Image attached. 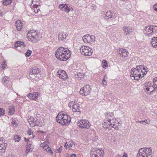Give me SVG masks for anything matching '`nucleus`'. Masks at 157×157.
I'll use <instances>...</instances> for the list:
<instances>
[{
    "label": "nucleus",
    "mask_w": 157,
    "mask_h": 157,
    "mask_svg": "<svg viewBox=\"0 0 157 157\" xmlns=\"http://www.w3.org/2000/svg\"><path fill=\"white\" fill-rule=\"evenodd\" d=\"M148 71V69L146 67L138 66L136 68H132L131 70V77H133L135 80H138L143 77Z\"/></svg>",
    "instance_id": "nucleus-1"
},
{
    "label": "nucleus",
    "mask_w": 157,
    "mask_h": 157,
    "mask_svg": "<svg viewBox=\"0 0 157 157\" xmlns=\"http://www.w3.org/2000/svg\"><path fill=\"white\" fill-rule=\"evenodd\" d=\"M56 56L59 60L65 61L70 57L71 53L69 50L67 48L60 47L56 51Z\"/></svg>",
    "instance_id": "nucleus-2"
},
{
    "label": "nucleus",
    "mask_w": 157,
    "mask_h": 157,
    "mask_svg": "<svg viewBox=\"0 0 157 157\" xmlns=\"http://www.w3.org/2000/svg\"><path fill=\"white\" fill-rule=\"evenodd\" d=\"M61 114L59 113L56 117L57 122L62 125L68 124L71 121V117L67 115H61Z\"/></svg>",
    "instance_id": "nucleus-3"
},
{
    "label": "nucleus",
    "mask_w": 157,
    "mask_h": 157,
    "mask_svg": "<svg viewBox=\"0 0 157 157\" xmlns=\"http://www.w3.org/2000/svg\"><path fill=\"white\" fill-rule=\"evenodd\" d=\"M151 147L141 148L139 149L137 154V157H152Z\"/></svg>",
    "instance_id": "nucleus-4"
},
{
    "label": "nucleus",
    "mask_w": 157,
    "mask_h": 157,
    "mask_svg": "<svg viewBox=\"0 0 157 157\" xmlns=\"http://www.w3.org/2000/svg\"><path fill=\"white\" fill-rule=\"evenodd\" d=\"M27 35L29 41L33 43H36L38 40L39 34L38 32L31 31L28 33Z\"/></svg>",
    "instance_id": "nucleus-5"
},
{
    "label": "nucleus",
    "mask_w": 157,
    "mask_h": 157,
    "mask_svg": "<svg viewBox=\"0 0 157 157\" xmlns=\"http://www.w3.org/2000/svg\"><path fill=\"white\" fill-rule=\"evenodd\" d=\"M81 53L86 56H91L92 53V50L91 48L87 46H82L80 49Z\"/></svg>",
    "instance_id": "nucleus-6"
},
{
    "label": "nucleus",
    "mask_w": 157,
    "mask_h": 157,
    "mask_svg": "<svg viewBox=\"0 0 157 157\" xmlns=\"http://www.w3.org/2000/svg\"><path fill=\"white\" fill-rule=\"evenodd\" d=\"M69 106L71 108L73 112H76L78 115L80 114L79 106L78 103L71 101L69 103Z\"/></svg>",
    "instance_id": "nucleus-7"
},
{
    "label": "nucleus",
    "mask_w": 157,
    "mask_h": 157,
    "mask_svg": "<svg viewBox=\"0 0 157 157\" xmlns=\"http://www.w3.org/2000/svg\"><path fill=\"white\" fill-rule=\"evenodd\" d=\"M78 124L82 128H89L90 125V122L86 120H82L78 122Z\"/></svg>",
    "instance_id": "nucleus-8"
},
{
    "label": "nucleus",
    "mask_w": 157,
    "mask_h": 157,
    "mask_svg": "<svg viewBox=\"0 0 157 157\" xmlns=\"http://www.w3.org/2000/svg\"><path fill=\"white\" fill-rule=\"evenodd\" d=\"M104 153V151L101 149H97L91 152V157H103Z\"/></svg>",
    "instance_id": "nucleus-9"
},
{
    "label": "nucleus",
    "mask_w": 157,
    "mask_h": 157,
    "mask_svg": "<svg viewBox=\"0 0 157 157\" xmlns=\"http://www.w3.org/2000/svg\"><path fill=\"white\" fill-rule=\"evenodd\" d=\"M91 89L90 88V86L86 85L83 87L79 91L80 94H82L84 95H87L90 93Z\"/></svg>",
    "instance_id": "nucleus-10"
},
{
    "label": "nucleus",
    "mask_w": 157,
    "mask_h": 157,
    "mask_svg": "<svg viewBox=\"0 0 157 157\" xmlns=\"http://www.w3.org/2000/svg\"><path fill=\"white\" fill-rule=\"evenodd\" d=\"M40 95V94L39 93L35 92L32 93H29L27 95V96L30 99L36 101L38 100V98Z\"/></svg>",
    "instance_id": "nucleus-11"
},
{
    "label": "nucleus",
    "mask_w": 157,
    "mask_h": 157,
    "mask_svg": "<svg viewBox=\"0 0 157 157\" xmlns=\"http://www.w3.org/2000/svg\"><path fill=\"white\" fill-rule=\"evenodd\" d=\"M57 76L61 79H64L67 78V74L64 70H59L57 72Z\"/></svg>",
    "instance_id": "nucleus-12"
},
{
    "label": "nucleus",
    "mask_w": 157,
    "mask_h": 157,
    "mask_svg": "<svg viewBox=\"0 0 157 157\" xmlns=\"http://www.w3.org/2000/svg\"><path fill=\"white\" fill-rule=\"evenodd\" d=\"M144 33L146 36L149 37L154 34L153 31L152 30L151 26H148L145 28L144 30Z\"/></svg>",
    "instance_id": "nucleus-13"
},
{
    "label": "nucleus",
    "mask_w": 157,
    "mask_h": 157,
    "mask_svg": "<svg viewBox=\"0 0 157 157\" xmlns=\"http://www.w3.org/2000/svg\"><path fill=\"white\" fill-rule=\"evenodd\" d=\"M40 145L41 147H43V148L47 152L51 154H53V152L51 150V148L46 143H41Z\"/></svg>",
    "instance_id": "nucleus-14"
},
{
    "label": "nucleus",
    "mask_w": 157,
    "mask_h": 157,
    "mask_svg": "<svg viewBox=\"0 0 157 157\" xmlns=\"http://www.w3.org/2000/svg\"><path fill=\"white\" fill-rule=\"evenodd\" d=\"M59 7L63 11L68 13L70 10L73 11V9L72 8H70L67 6V5L65 4H60L59 5Z\"/></svg>",
    "instance_id": "nucleus-15"
},
{
    "label": "nucleus",
    "mask_w": 157,
    "mask_h": 157,
    "mask_svg": "<svg viewBox=\"0 0 157 157\" xmlns=\"http://www.w3.org/2000/svg\"><path fill=\"white\" fill-rule=\"evenodd\" d=\"M111 119L105 120L103 123V127L104 128H108L109 129H112L111 125Z\"/></svg>",
    "instance_id": "nucleus-16"
},
{
    "label": "nucleus",
    "mask_w": 157,
    "mask_h": 157,
    "mask_svg": "<svg viewBox=\"0 0 157 157\" xmlns=\"http://www.w3.org/2000/svg\"><path fill=\"white\" fill-rule=\"evenodd\" d=\"M111 125L112 128L115 129H118V128L117 127L118 125V122L115 119L113 118L111 119Z\"/></svg>",
    "instance_id": "nucleus-17"
},
{
    "label": "nucleus",
    "mask_w": 157,
    "mask_h": 157,
    "mask_svg": "<svg viewBox=\"0 0 157 157\" xmlns=\"http://www.w3.org/2000/svg\"><path fill=\"white\" fill-rule=\"evenodd\" d=\"M123 30L124 34L126 35L130 33L133 31L132 28L130 26H124L123 27Z\"/></svg>",
    "instance_id": "nucleus-18"
},
{
    "label": "nucleus",
    "mask_w": 157,
    "mask_h": 157,
    "mask_svg": "<svg viewBox=\"0 0 157 157\" xmlns=\"http://www.w3.org/2000/svg\"><path fill=\"white\" fill-rule=\"evenodd\" d=\"M119 54L122 57H126L128 55V51L127 50L123 49V48H120L118 51Z\"/></svg>",
    "instance_id": "nucleus-19"
},
{
    "label": "nucleus",
    "mask_w": 157,
    "mask_h": 157,
    "mask_svg": "<svg viewBox=\"0 0 157 157\" xmlns=\"http://www.w3.org/2000/svg\"><path fill=\"white\" fill-rule=\"evenodd\" d=\"M67 36V34L63 32H59L58 35V40L59 41H63L65 39Z\"/></svg>",
    "instance_id": "nucleus-20"
},
{
    "label": "nucleus",
    "mask_w": 157,
    "mask_h": 157,
    "mask_svg": "<svg viewBox=\"0 0 157 157\" xmlns=\"http://www.w3.org/2000/svg\"><path fill=\"white\" fill-rule=\"evenodd\" d=\"M32 71L30 73V75H36L38 74L40 71V69L36 67H33L32 70Z\"/></svg>",
    "instance_id": "nucleus-21"
},
{
    "label": "nucleus",
    "mask_w": 157,
    "mask_h": 157,
    "mask_svg": "<svg viewBox=\"0 0 157 157\" xmlns=\"http://www.w3.org/2000/svg\"><path fill=\"white\" fill-rule=\"evenodd\" d=\"M14 47L16 48L18 47H20L21 48H24L25 47V45L23 42L18 41H17L15 43Z\"/></svg>",
    "instance_id": "nucleus-22"
},
{
    "label": "nucleus",
    "mask_w": 157,
    "mask_h": 157,
    "mask_svg": "<svg viewBox=\"0 0 157 157\" xmlns=\"http://www.w3.org/2000/svg\"><path fill=\"white\" fill-rule=\"evenodd\" d=\"M16 27L18 31H20L22 28V24L20 20H17L16 22Z\"/></svg>",
    "instance_id": "nucleus-23"
},
{
    "label": "nucleus",
    "mask_w": 157,
    "mask_h": 157,
    "mask_svg": "<svg viewBox=\"0 0 157 157\" xmlns=\"http://www.w3.org/2000/svg\"><path fill=\"white\" fill-rule=\"evenodd\" d=\"M151 44L153 48H156L157 47V37H153L151 40Z\"/></svg>",
    "instance_id": "nucleus-24"
},
{
    "label": "nucleus",
    "mask_w": 157,
    "mask_h": 157,
    "mask_svg": "<svg viewBox=\"0 0 157 157\" xmlns=\"http://www.w3.org/2000/svg\"><path fill=\"white\" fill-rule=\"evenodd\" d=\"M106 17H108V19L111 18H114L115 17V13L112 11H110L107 12L105 14Z\"/></svg>",
    "instance_id": "nucleus-25"
},
{
    "label": "nucleus",
    "mask_w": 157,
    "mask_h": 157,
    "mask_svg": "<svg viewBox=\"0 0 157 157\" xmlns=\"http://www.w3.org/2000/svg\"><path fill=\"white\" fill-rule=\"evenodd\" d=\"M28 122L32 127H33L35 125L36 120L33 117H31L28 120Z\"/></svg>",
    "instance_id": "nucleus-26"
},
{
    "label": "nucleus",
    "mask_w": 157,
    "mask_h": 157,
    "mask_svg": "<svg viewBox=\"0 0 157 157\" xmlns=\"http://www.w3.org/2000/svg\"><path fill=\"white\" fill-rule=\"evenodd\" d=\"M153 88V85H152L151 86L149 87L144 88L145 91L149 94L153 92L154 90Z\"/></svg>",
    "instance_id": "nucleus-27"
},
{
    "label": "nucleus",
    "mask_w": 157,
    "mask_h": 157,
    "mask_svg": "<svg viewBox=\"0 0 157 157\" xmlns=\"http://www.w3.org/2000/svg\"><path fill=\"white\" fill-rule=\"evenodd\" d=\"M33 149V147L31 144L28 145L26 147L25 152L26 154L32 151Z\"/></svg>",
    "instance_id": "nucleus-28"
},
{
    "label": "nucleus",
    "mask_w": 157,
    "mask_h": 157,
    "mask_svg": "<svg viewBox=\"0 0 157 157\" xmlns=\"http://www.w3.org/2000/svg\"><path fill=\"white\" fill-rule=\"evenodd\" d=\"M9 115H12L15 112V106L14 105H12L9 109Z\"/></svg>",
    "instance_id": "nucleus-29"
},
{
    "label": "nucleus",
    "mask_w": 157,
    "mask_h": 157,
    "mask_svg": "<svg viewBox=\"0 0 157 157\" xmlns=\"http://www.w3.org/2000/svg\"><path fill=\"white\" fill-rule=\"evenodd\" d=\"M3 139V138H1L0 140V150L5 149L6 148L7 144L6 143H2V140Z\"/></svg>",
    "instance_id": "nucleus-30"
},
{
    "label": "nucleus",
    "mask_w": 157,
    "mask_h": 157,
    "mask_svg": "<svg viewBox=\"0 0 157 157\" xmlns=\"http://www.w3.org/2000/svg\"><path fill=\"white\" fill-rule=\"evenodd\" d=\"M86 37L87 40V43H90L91 42L94 40V36L93 35L91 36L89 35H86Z\"/></svg>",
    "instance_id": "nucleus-31"
},
{
    "label": "nucleus",
    "mask_w": 157,
    "mask_h": 157,
    "mask_svg": "<svg viewBox=\"0 0 157 157\" xmlns=\"http://www.w3.org/2000/svg\"><path fill=\"white\" fill-rule=\"evenodd\" d=\"M105 117L107 120L112 119V118L113 115V114L112 112H107L105 114Z\"/></svg>",
    "instance_id": "nucleus-32"
},
{
    "label": "nucleus",
    "mask_w": 157,
    "mask_h": 157,
    "mask_svg": "<svg viewBox=\"0 0 157 157\" xmlns=\"http://www.w3.org/2000/svg\"><path fill=\"white\" fill-rule=\"evenodd\" d=\"M33 7L34 8V11L35 13H37L40 12L39 6L38 5H34Z\"/></svg>",
    "instance_id": "nucleus-33"
},
{
    "label": "nucleus",
    "mask_w": 157,
    "mask_h": 157,
    "mask_svg": "<svg viewBox=\"0 0 157 157\" xmlns=\"http://www.w3.org/2000/svg\"><path fill=\"white\" fill-rule=\"evenodd\" d=\"M12 120L11 123L13 125L14 127L17 126L18 122L17 119L12 118Z\"/></svg>",
    "instance_id": "nucleus-34"
},
{
    "label": "nucleus",
    "mask_w": 157,
    "mask_h": 157,
    "mask_svg": "<svg viewBox=\"0 0 157 157\" xmlns=\"http://www.w3.org/2000/svg\"><path fill=\"white\" fill-rule=\"evenodd\" d=\"M153 88L157 90V77H155L153 79Z\"/></svg>",
    "instance_id": "nucleus-35"
},
{
    "label": "nucleus",
    "mask_w": 157,
    "mask_h": 157,
    "mask_svg": "<svg viewBox=\"0 0 157 157\" xmlns=\"http://www.w3.org/2000/svg\"><path fill=\"white\" fill-rule=\"evenodd\" d=\"M2 80L6 84L8 83L10 81V78L7 77H3Z\"/></svg>",
    "instance_id": "nucleus-36"
},
{
    "label": "nucleus",
    "mask_w": 157,
    "mask_h": 157,
    "mask_svg": "<svg viewBox=\"0 0 157 157\" xmlns=\"http://www.w3.org/2000/svg\"><path fill=\"white\" fill-rule=\"evenodd\" d=\"M102 66L104 68H106L108 67V64L107 61L105 60H103L102 62Z\"/></svg>",
    "instance_id": "nucleus-37"
},
{
    "label": "nucleus",
    "mask_w": 157,
    "mask_h": 157,
    "mask_svg": "<svg viewBox=\"0 0 157 157\" xmlns=\"http://www.w3.org/2000/svg\"><path fill=\"white\" fill-rule=\"evenodd\" d=\"M112 140L109 141V143L112 144L113 145L116 142L117 138L115 137H114L112 138Z\"/></svg>",
    "instance_id": "nucleus-38"
},
{
    "label": "nucleus",
    "mask_w": 157,
    "mask_h": 157,
    "mask_svg": "<svg viewBox=\"0 0 157 157\" xmlns=\"http://www.w3.org/2000/svg\"><path fill=\"white\" fill-rule=\"evenodd\" d=\"M152 85L151 83V82H146L144 84V88L149 87L151 86Z\"/></svg>",
    "instance_id": "nucleus-39"
},
{
    "label": "nucleus",
    "mask_w": 157,
    "mask_h": 157,
    "mask_svg": "<svg viewBox=\"0 0 157 157\" xmlns=\"http://www.w3.org/2000/svg\"><path fill=\"white\" fill-rule=\"evenodd\" d=\"M11 0H4L3 4L4 5H7L10 4L11 2Z\"/></svg>",
    "instance_id": "nucleus-40"
},
{
    "label": "nucleus",
    "mask_w": 157,
    "mask_h": 157,
    "mask_svg": "<svg viewBox=\"0 0 157 157\" xmlns=\"http://www.w3.org/2000/svg\"><path fill=\"white\" fill-rule=\"evenodd\" d=\"M72 144L70 142H66L64 147L66 148H69L72 147Z\"/></svg>",
    "instance_id": "nucleus-41"
},
{
    "label": "nucleus",
    "mask_w": 157,
    "mask_h": 157,
    "mask_svg": "<svg viewBox=\"0 0 157 157\" xmlns=\"http://www.w3.org/2000/svg\"><path fill=\"white\" fill-rule=\"evenodd\" d=\"M151 26L152 29V30L153 31V33H156L157 31V26L152 25H151Z\"/></svg>",
    "instance_id": "nucleus-42"
},
{
    "label": "nucleus",
    "mask_w": 157,
    "mask_h": 157,
    "mask_svg": "<svg viewBox=\"0 0 157 157\" xmlns=\"http://www.w3.org/2000/svg\"><path fill=\"white\" fill-rule=\"evenodd\" d=\"M21 139V137L18 135H16L14 136V140L15 141L18 142Z\"/></svg>",
    "instance_id": "nucleus-43"
},
{
    "label": "nucleus",
    "mask_w": 157,
    "mask_h": 157,
    "mask_svg": "<svg viewBox=\"0 0 157 157\" xmlns=\"http://www.w3.org/2000/svg\"><path fill=\"white\" fill-rule=\"evenodd\" d=\"M83 76L82 75L80 72H79L78 74H75V76L76 78H82Z\"/></svg>",
    "instance_id": "nucleus-44"
},
{
    "label": "nucleus",
    "mask_w": 157,
    "mask_h": 157,
    "mask_svg": "<svg viewBox=\"0 0 157 157\" xmlns=\"http://www.w3.org/2000/svg\"><path fill=\"white\" fill-rule=\"evenodd\" d=\"M32 53V51L29 50H28L27 52L25 53V56L26 57H28L30 56Z\"/></svg>",
    "instance_id": "nucleus-45"
},
{
    "label": "nucleus",
    "mask_w": 157,
    "mask_h": 157,
    "mask_svg": "<svg viewBox=\"0 0 157 157\" xmlns=\"http://www.w3.org/2000/svg\"><path fill=\"white\" fill-rule=\"evenodd\" d=\"M29 137L28 138H26V137L24 138L25 141H29L28 140L30 138H33L34 137V135L33 134V133L31 134L30 135H29Z\"/></svg>",
    "instance_id": "nucleus-46"
},
{
    "label": "nucleus",
    "mask_w": 157,
    "mask_h": 157,
    "mask_svg": "<svg viewBox=\"0 0 157 157\" xmlns=\"http://www.w3.org/2000/svg\"><path fill=\"white\" fill-rule=\"evenodd\" d=\"M141 122H144V123H145V124H149L150 123V120H149L148 121L147 120H145L139 121V122L140 123H141Z\"/></svg>",
    "instance_id": "nucleus-47"
},
{
    "label": "nucleus",
    "mask_w": 157,
    "mask_h": 157,
    "mask_svg": "<svg viewBox=\"0 0 157 157\" xmlns=\"http://www.w3.org/2000/svg\"><path fill=\"white\" fill-rule=\"evenodd\" d=\"M4 64L2 65V67H0V70H2L6 67V64L5 63V62L4 61Z\"/></svg>",
    "instance_id": "nucleus-48"
},
{
    "label": "nucleus",
    "mask_w": 157,
    "mask_h": 157,
    "mask_svg": "<svg viewBox=\"0 0 157 157\" xmlns=\"http://www.w3.org/2000/svg\"><path fill=\"white\" fill-rule=\"evenodd\" d=\"M5 113V111L1 108H0V116L4 115Z\"/></svg>",
    "instance_id": "nucleus-49"
},
{
    "label": "nucleus",
    "mask_w": 157,
    "mask_h": 157,
    "mask_svg": "<svg viewBox=\"0 0 157 157\" xmlns=\"http://www.w3.org/2000/svg\"><path fill=\"white\" fill-rule=\"evenodd\" d=\"M33 133V132L30 129H29L27 131V134L29 135H30L32 133Z\"/></svg>",
    "instance_id": "nucleus-50"
},
{
    "label": "nucleus",
    "mask_w": 157,
    "mask_h": 157,
    "mask_svg": "<svg viewBox=\"0 0 157 157\" xmlns=\"http://www.w3.org/2000/svg\"><path fill=\"white\" fill-rule=\"evenodd\" d=\"M153 8L154 10L157 12V3L153 6Z\"/></svg>",
    "instance_id": "nucleus-51"
},
{
    "label": "nucleus",
    "mask_w": 157,
    "mask_h": 157,
    "mask_svg": "<svg viewBox=\"0 0 157 157\" xmlns=\"http://www.w3.org/2000/svg\"><path fill=\"white\" fill-rule=\"evenodd\" d=\"M82 39L83 40V41L85 43H87V40L86 39V35H85L82 37Z\"/></svg>",
    "instance_id": "nucleus-52"
},
{
    "label": "nucleus",
    "mask_w": 157,
    "mask_h": 157,
    "mask_svg": "<svg viewBox=\"0 0 157 157\" xmlns=\"http://www.w3.org/2000/svg\"><path fill=\"white\" fill-rule=\"evenodd\" d=\"M102 83L103 84V86H106L107 85L106 82H105V78H104L102 80Z\"/></svg>",
    "instance_id": "nucleus-53"
},
{
    "label": "nucleus",
    "mask_w": 157,
    "mask_h": 157,
    "mask_svg": "<svg viewBox=\"0 0 157 157\" xmlns=\"http://www.w3.org/2000/svg\"><path fill=\"white\" fill-rule=\"evenodd\" d=\"M63 148V147L62 146H61L59 148H58L56 152H60L61 150H62V148Z\"/></svg>",
    "instance_id": "nucleus-54"
},
{
    "label": "nucleus",
    "mask_w": 157,
    "mask_h": 157,
    "mask_svg": "<svg viewBox=\"0 0 157 157\" xmlns=\"http://www.w3.org/2000/svg\"><path fill=\"white\" fill-rule=\"evenodd\" d=\"M38 0H32L33 4L34 5H36V2H37Z\"/></svg>",
    "instance_id": "nucleus-55"
},
{
    "label": "nucleus",
    "mask_w": 157,
    "mask_h": 157,
    "mask_svg": "<svg viewBox=\"0 0 157 157\" xmlns=\"http://www.w3.org/2000/svg\"><path fill=\"white\" fill-rule=\"evenodd\" d=\"M59 113H61V115L62 114H63V115H67L66 114H65V113L63 111Z\"/></svg>",
    "instance_id": "nucleus-56"
},
{
    "label": "nucleus",
    "mask_w": 157,
    "mask_h": 157,
    "mask_svg": "<svg viewBox=\"0 0 157 157\" xmlns=\"http://www.w3.org/2000/svg\"><path fill=\"white\" fill-rule=\"evenodd\" d=\"M71 157H76V155L75 154H72Z\"/></svg>",
    "instance_id": "nucleus-57"
},
{
    "label": "nucleus",
    "mask_w": 157,
    "mask_h": 157,
    "mask_svg": "<svg viewBox=\"0 0 157 157\" xmlns=\"http://www.w3.org/2000/svg\"><path fill=\"white\" fill-rule=\"evenodd\" d=\"M123 157H127V155H123Z\"/></svg>",
    "instance_id": "nucleus-58"
},
{
    "label": "nucleus",
    "mask_w": 157,
    "mask_h": 157,
    "mask_svg": "<svg viewBox=\"0 0 157 157\" xmlns=\"http://www.w3.org/2000/svg\"><path fill=\"white\" fill-rule=\"evenodd\" d=\"M144 122H141V123H142L143 124H144Z\"/></svg>",
    "instance_id": "nucleus-59"
},
{
    "label": "nucleus",
    "mask_w": 157,
    "mask_h": 157,
    "mask_svg": "<svg viewBox=\"0 0 157 157\" xmlns=\"http://www.w3.org/2000/svg\"><path fill=\"white\" fill-rule=\"evenodd\" d=\"M1 14H2V13H1V12H0V16L1 15Z\"/></svg>",
    "instance_id": "nucleus-60"
}]
</instances>
